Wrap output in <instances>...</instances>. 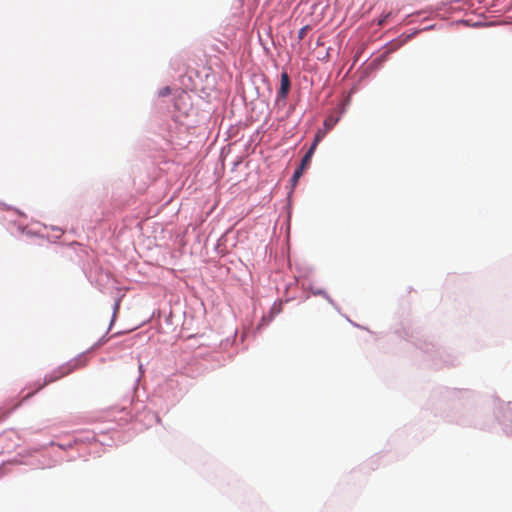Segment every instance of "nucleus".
Masks as SVG:
<instances>
[{"mask_svg": "<svg viewBox=\"0 0 512 512\" xmlns=\"http://www.w3.org/2000/svg\"><path fill=\"white\" fill-rule=\"evenodd\" d=\"M290 78L286 72H283L281 74V83H280V89L278 91L277 97L279 99H285L289 93L290 90Z\"/></svg>", "mask_w": 512, "mask_h": 512, "instance_id": "f257e3e1", "label": "nucleus"}, {"mask_svg": "<svg viewBox=\"0 0 512 512\" xmlns=\"http://www.w3.org/2000/svg\"><path fill=\"white\" fill-rule=\"evenodd\" d=\"M314 152H315L314 147H310L309 150L304 155V157L302 158V161H301V164L299 167L306 169L310 164V161H311V158H312Z\"/></svg>", "mask_w": 512, "mask_h": 512, "instance_id": "f03ea898", "label": "nucleus"}, {"mask_svg": "<svg viewBox=\"0 0 512 512\" xmlns=\"http://www.w3.org/2000/svg\"><path fill=\"white\" fill-rule=\"evenodd\" d=\"M338 122V118L334 116H329L324 121V126L326 130H331Z\"/></svg>", "mask_w": 512, "mask_h": 512, "instance_id": "7ed1b4c3", "label": "nucleus"}, {"mask_svg": "<svg viewBox=\"0 0 512 512\" xmlns=\"http://www.w3.org/2000/svg\"><path fill=\"white\" fill-rule=\"evenodd\" d=\"M324 136V133L321 132V131H318L314 137V140H313V143L310 147H314V150L316 149L317 145L319 144V142L322 140Z\"/></svg>", "mask_w": 512, "mask_h": 512, "instance_id": "20e7f679", "label": "nucleus"}, {"mask_svg": "<svg viewBox=\"0 0 512 512\" xmlns=\"http://www.w3.org/2000/svg\"><path fill=\"white\" fill-rule=\"evenodd\" d=\"M304 170H305V169H304V168H302V167H298V168L296 169V171L294 172V174H293V176H292V181H293L294 183H296V182L299 180V178L302 176V174H303Z\"/></svg>", "mask_w": 512, "mask_h": 512, "instance_id": "39448f33", "label": "nucleus"}, {"mask_svg": "<svg viewBox=\"0 0 512 512\" xmlns=\"http://www.w3.org/2000/svg\"><path fill=\"white\" fill-rule=\"evenodd\" d=\"M309 29V26L302 27L298 32V38L300 40L304 39Z\"/></svg>", "mask_w": 512, "mask_h": 512, "instance_id": "423d86ee", "label": "nucleus"}, {"mask_svg": "<svg viewBox=\"0 0 512 512\" xmlns=\"http://www.w3.org/2000/svg\"><path fill=\"white\" fill-rule=\"evenodd\" d=\"M169 91V88H166L165 90H163V95H165L166 93H168Z\"/></svg>", "mask_w": 512, "mask_h": 512, "instance_id": "0eeeda50", "label": "nucleus"}, {"mask_svg": "<svg viewBox=\"0 0 512 512\" xmlns=\"http://www.w3.org/2000/svg\"><path fill=\"white\" fill-rule=\"evenodd\" d=\"M169 91V88H166L165 90H163V95H165L166 93H168Z\"/></svg>", "mask_w": 512, "mask_h": 512, "instance_id": "6e6552de", "label": "nucleus"}]
</instances>
